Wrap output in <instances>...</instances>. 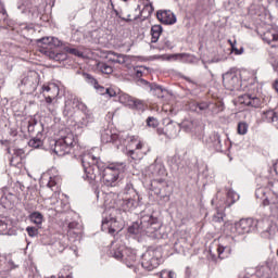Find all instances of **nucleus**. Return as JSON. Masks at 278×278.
I'll return each mask as SVG.
<instances>
[{"mask_svg": "<svg viewBox=\"0 0 278 278\" xmlns=\"http://www.w3.org/2000/svg\"><path fill=\"white\" fill-rule=\"evenodd\" d=\"M251 99H252L251 94H243L238 98V102L241 105H248L249 108H251Z\"/></svg>", "mask_w": 278, "mask_h": 278, "instance_id": "nucleus-48", "label": "nucleus"}, {"mask_svg": "<svg viewBox=\"0 0 278 278\" xmlns=\"http://www.w3.org/2000/svg\"><path fill=\"white\" fill-rule=\"evenodd\" d=\"M54 251H58V253H64V251L66 250L67 244L62 242V241H55L52 244Z\"/></svg>", "mask_w": 278, "mask_h": 278, "instance_id": "nucleus-49", "label": "nucleus"}, {"mask_svg": "<svg viewBox=\"0 0 278 278\" xmlns=\"http://www.w3.org/2000/svg\"><path fill=\"white\" fill-rule=\"evenodd\" d=\"M38 74L36 72H30L27 76L22 78L20 88L26 92V94H34L38 88Z\"/></svg>", "mask_w": 278, "mask_h": 278, "instance_id": "nucleus-9", "label": "nucleus"}, {"mask_svg": "<svg viewBox=\"0 0 278 278\" xmlns=\"http://www.w3.org/2000/svg\"><path fill=\"white\" fill-rule=\"evenodd\" d=\"M250 108H262V100L257 97H252Z\"/></svg>", "mask_w": 278, "mask_h": 278, "instance_id": "nucleus-56", "label": "nucleus"}, {"mask_svg": "<svg viewBox=\"0 0 278 278\" xmlns=\"http://www.w3.org/2000/svg\"><path fill=\"white\" fill-rule=\"evenodd\" d=\"M150 92L153 94V97H156L157 99H164L166 97V89L155 83H152V86L150 87Z\"/></svg>", "mask_w": 278, "mask_h": 278, "instance_id": "nucleus-22", "label": "nucleus"}, {"mask_svg": "<svg viewBox=\"0 0 278 278\" xmlns=\"http://www.w3.org/2000/svg\"><path fill=\"white\" fill-rule=\"evenodd\" d=\"M150 191L154 192L156 197L164 201V203H168L170 201V194H173V187L168 185V180L165 178H154L150 181Z\"/></svg>", "mask_w": 278, "mask_h": 278, "instance_id": "nucleus-6", "label": "nucleus"}, {"mask_svg": "<svg viewBox=\"0 0 278 278\" xmlns=\"http://www.w3.org/2000/svg\"><path fill=\"white\" fill-rule=\"evenodd\" d=\"M77 227H79V223L77 222L68 223V229H77Z\"/></svg>", "mask_w": 278, "mask_h": 278, "instance_id": "nucleus-64", "label": "nucleus"}, {"mask_svg": "<svg viewBox=\"0 0 278 278\" xmlns=\"http://www.w3.org/2000/svg\"><path fill=\"white\" fill-rule=\"evenodd\" d=\"M17 10H20L22 14H27V12L34 10V4L31 3V0H24L17 3Z\"/></svg>", "mask_w": 278, "mask_h": 278, "instance_id": "nucleus-31", "label": "nucleus"}, {"mask_svg": "<svg viewBox=\"0 0 278 278\" xmlns=\"http://www.w3.org/2000/svg\"><path fill=\"white\" fill-rule=\"evenodd\" d=\"M83 168L85 170L86 181L89 184H99L100 181L108 187L114 188L118 184V177L121 173H125V162L103 163L101 159L86 153L80 156Z\"/></svg>", "mask_w": 278, "mask_h": 278, "instance_id": "nucleus-1", "label": "nucleus"}, {"mask_svg": "<svg viewBox=\"0 0 278 278\" xmlns=\"http://www.w3.org/2000/svg\"><path fill=\"white\" fill-rule=\"evenodd\" d=\"M127 140L130 142H134V137H129V135L123 132V134H116V143H113L116 149H121V147H125L127 144Z\"/></svg>", "mask_w": 278, "mask_h": 278, "instance_id": "nucleus-25", "label": "nucleus"}, {"mask_svg": "<svg viewBox=\"0 0 278 278\" xmlns=\"http://www.w3.org/2000/svg\"><path fill=\"white\" fill-rule=\"evenodd\" d=\"M267 188L271 190L273 194L276 197L274 201H276V204H274V207L278 210V181H269L267 185Z\"/></svg>", "mask_w": 278, "mask_h": 278, "instance_id": "nucleus-35", "label": "nucleus"}, {"mask_svg": "<svg viewBox=\"0 0 278 278\" xmlns=\"http://www.w3.org/2000/svg\"><path fill=\"white\" fill-rule=\"evenodd\" d=\"M125 247H121V248H117V249H113L111 251V255L112 257H114L115 260H125Z\"/></svg>", "mask_w": 278, "mask_h": 278, "instance_id": "nucleus-41", "label": "nucleus"}, {"mask_svg": "<svg viewBox=\"0 0 278 278\" xmlns=\"http://www.w3.org/2000/svg\"><path fill=\"white\" fill-rule=\"evenodd\" d=\"M41 90L43 92V96L47 94L46 92H53V94H60V87L55 84H48V85H42Z\"/></svg>", "mask_w": 278, "mask_h": 278, "instance_id": "nucleus-36", "label": "nucleus"}, {"mask_svg": "<svg viewBox=\"0 0 278 278\" xmlns=\"http://www.w3.org/2000/svg\"><path fill=\"white\" fill-rule=\"evenodd\" d=\"M210 140L215 150L223 151V142L220 141V135L218 132H213L210 136Z\"/></svg>", "mask_w": 278, "mask_h": 278, "instance_id": "nucleus-33", "label": "nucleus"}, {"mask_svg": "<svg viewBox=\"0 0 278 278\" xmlns=\"http://www.w3.org/2000/svg\"><path fill=\"white\" fill-rule=\"evenodd\" d=\"M162 25H153L151 27V36H152V39H151V42L155 43L157 42V40H160V36H162Z\"/></svg>", "mask_w": 278, "mask_h": 278, "instance_id": "nucleus-34", "label": "nucleus"}, {"mask_svg": "<svg viewBox=\"0 0 278 278\" xmlns=\"http://www.w3.org/2000/svg\"><path fill=\"white\" fill-rule=\"evenodd\" d=\"M137 86H142L143 88H147L148 90H151V87L153 86V83H149L144 78H138L137 79Z\"/></svg>", "mask_w": 278, "mask_h": 278, "instance_id": "nucleus-54", "label": "nucleus"}, {"mask_svg": "<svg viewBox=\"0 0 278 278\" xmlns=\"http://www.w3.org/2000/svg\"><path fill=\"white\" fill-rule=\"evenodd\" d=\"M175 46L173 45V42L168 39H164L163 40V49H174Z\"/></svg>", "mask_w": 278, "mask_h": 278, "instance_id": "nucleus-62", "label": "nucleus"}, {"mask_svg": "<svg viewBox=\"0 0 278 278\" xmlns=\"http://www.w3.org/2000/svg\"><path fill=\"white\" fill-rule=\"evenodd\" d=\"M268 189L264 188V187H260L258 189H256L255 191V197L256 199H260L261 201H263V205H276L277 201H275V199H268Z\"/></svg>", "mask_w": 278, "mask_h": 278, "instance_id": "nucleus-19", "label": "nucleus"}, {"mask_svg": "<svg viewBox=\"0 0 278 278\" xmlns=\"http://www.w3.org/2000/svg\"><path fill=\"white\" fill-rule=\"evenodd\" d=\"M160 264H162V251L157 249L149 248L141 255V266L144 270H155V268L160 267Z\"/></svg>", "mask_w": 278, "mask_h": 278, "instance_id": "nucleus-7", "label": "nucleus"}, {"mask_svg": "<svg viewBox=\"0 0 278 278\" xmlns=\"http://www.w3.org/2000/svg\"><path fill=\"white\" fill-rule=\"evenodd\" d=\"M257 229V220L253 218H242L235 224L232 228L233 233L237 236H244V233H252Z\"/></svg>", "mask_w": 278, "mask_h": 278, "instance_id": "nucleus-8", "label": "nucleus"}, {"mask_svg": "<svg viewBox=\"0 0 278 278\" xmlns=\"http://www.w3.org/2000/svg\"><path fill=\"white\" fill-rule=\"evenodd\" d=\"M97 71H100L103 75H112L114 73V68L103 61L97 63Z\"/></svg>", "mask_w": 278, "mask_h": 278, "instance_id": "nucleus-32", "label": "nucleus"}, {"mask_svg": "<svg viewBox=\"0 0 278 278\" xmlns=\"http://www.w3.org/2000/svg\"><path fill=\"white\" fill-rule=\"evenodd\" d=\"M62 47V41L55 37H50V46Z\"/></svg>", "mask_w": 278, "mask_h": 278, "instance_id": "nucleus-61", "label": "nucleus"}, {"mask_svg": "<svg viewBox=\"0 0 278 278\" xmlns=\"http://www.w3.org/2000/svg\"><path fill=\"white\" fill-rule=\"evenodd\" d=\"M84 77L85 81H87V84H90V86H93L94 88L99 86V81L92 75L85 73Z\"/></svg>", "mask_w": 278, "mask_h": 278, "instance_id": "nucleus-50", "label": "nucleus"}, {"mask_svg": "<svg viewBox=\"0 0 278 278\" xmlns=\"http://www.w3.org/2000/svg\"><path fill=\"white\" fill-rule=\"evenodd\" d=\"M180 129H184L186 134H199L203 129V126L199 119H185L180 124Z\"/></svg>", "mask_w": 278, "mask_h": 278, "instance_id": "nucleus-14", "label": "nucleus"}, {"mask_svg": "<svg viewBox=\"0 0 278 278\" xmlns=\"http://www.w3.org/2000/svg\"><path fill=\"white\" fill-rule=\"evenodd\" d=\"M124 194H130V197H136L138 194V191L134 189V184L127 182L124 188Z\"/></svg>", "mask_w": 278, "mask_h": 278, "instance_id": "nucleus-46", "label": "nucleus"}, {"mask_svg": "<svg viewBox=\"0 0 278 278\" xmlns=\"http://www.w3.org/2000/svg\"><path fill=\"white\" fill-rule=\"evenodd\" d=\"M45 144V141L42 140V131H38L36 137H33L28 141V147H31L33 149H40Z\"/></svg>", "mask_w": 278, "mask_h": 278, "instance_id": "nucleus-30", "label": "nucleus"}, {"mask_svg": "<svg viewBox=\"0 0 278 278\" xmlns=\"http://www.w3.org/2000/svg\"><path fill=\"white\" fill-rule=\"evenodd\" d=\"M0 14L2 15L3 21L8 18V11H5V5L1 0H0Z\"/></svg>", "mask_w": 278, "mask_h": 278, "instance_id": "nucleus-60", "label": "nucleus"}, {"mask_svg": "<svg viewBox=\"0 0 278 278\" xmlns=\"http://www.w3.org/2000/svg\"><path fill=\"white\" fill-rule=\"evenodd\" d=\"M167 136L168 138H177V136H179V132L181 131V125L180 124H176L173 125V122L170 121L167 124Z\"/></svg>", "mask_w": 278, "mask_h": 278, "instance_id": "nucleus-29", "label": "nucleus"}, {"mask_svg": "<svg viewBox=\"0 0 278 278\" xmlns=\"http://www.w3.org/2000/svg\"><path fill=\"white\" fill-rule=\"evenodd\" d=\"M36 125H38V119L36 117H30L28 121V132L34 134L36 131Z\"/></svg>", "mask_w": 278, "mask_h": 278, "instance_id": "nucleus-52", "label": "nucleus"}, {"mask_svg": "<svg viewBox=\"0 0 278 278\" xmlns=\"http://www.w3.org/2000/svg\"><path fill=\"white\" fill-rule=\"evenodd\" d=\"M142 147H144V143L142 141H138V143L136 144V150H129L127 151L126 155L128 157H130V160H134L135 162L138 160H142V154H140V149H142Z\"/></svg>", "mask_w": 278, "mask_h": 278, "instance_id": "nucleus-26", "label": "nucleus"}, {"mask_svg": "<svg viewBox=\"0 0 278 278\" xmlns=\"http://www.w3.org/2000/svg\"><path fill=\"white\" fill-rule=\"evenodd\" d=\"M64 49L66 53H70L71 55H75L76 58H81V55H84V53H81V51H78L77 48L65 47Z\"/></svg>", "mask_w": 278, "mask_h": 278, "instance_id": "nucleus-55", "label": "nucleus"}, {"mask_svg": "<svg viewBox=\"0 0 278 278\" xmlns=\"http://www.w3.org/2000/svg\"><path fill=\"white\" fill-rule=\"evenodd\" d=\"M262 121H264V123H277V121H278L277 111H275L273 109L264 111L262 114Z\"/></svg>", "mask_w": 278, "mask_h": 278, "instance_id": "nucleus-23", "label": "nucleus"}, {"mask_svg": "<svg viewBox=\"0 0 278 278\" xmlns=\"http://www.w3.org/2000/svg\"><path fill=\"white\" fill-rule=\"evenodd\" d=\"M177 275L175 274V271H162L161 273V278H176Z\"/></svg>", "mask_w": 278, "mask_h": 278, "instance_id": "nucleus-59", "label": "nucleus"}, {"mask_svg": "<svg viewBox=\"0 0 278 278\" xmlns=\"http://www.w3.org/2000/svg\"><path fill=\"white\" fill-rule=\"evenodd\" d=\"M156 18L160 23H163V25H175L177 23V17L170 11H159Z\"/></svg>", "mask_w": 278, "mask_h": 278, "instance_id": "nucleus-15", "label": "nucleus"}, {"mask_svg": "<svg viewBox=\"0 0 278 278\" xmlns=\"http://www.w3.org/2000/svg\"><path fill=\"white\" fill-rule=\"evenodd\" d=\"M262 39L273 48L278 47V29L271 28L262 36Z\"/></svg>", "mask_w": 278, "mask_h": 278, "instance_id": "nucleus-18", "label": "nucleus"}, {"mask_svg": "<svg viewBox=\"0 0 278 278\" xmlns=\"http://www.w3.org/2000/svg\"><path fill=\"white\" fill-rule=\"evenodd\" d=\"M42 219H43V216L40 212H33L29 215V220L35 225H42Z\"/></svg>", "mask_w": 278, "mask_h": 278, "instance_id": "nucleus-43", "label": "nucleus"}, {"mask_svg": "<svg viewBox=\"0 0 278 278\" xmlns=\"http://www.w3.org/2000/svg\"><path fill=\"white\" fill-rule=\"evenodd\" d=\"M225 214L223 212L217 211L216 214L213 215V223H223Z\"/></svg>", "mask_w": 278, "mask_h": 278, "instance_id": "nucleus-57", "label": "nucleus"}, {"mask_svg": "<svg viewBox=\"0 0 278 278\" xmlns=\"http://www.w3.org/2000/svg\"><path fill=\"white\" fill-rule=\"evenodd\" d=\"M140 205V194H135V197L123 198L116 202V217H104L102 219V231H108L111 236L116 233V229L112 227L117 219L122 220L124 225H127L131 220V212Z\"/></svg>", "mask_w": 278, "mask_h": 278, "instance_id": "nucleus-2", "label": "nucleus"}, {"mask_svg": "<svg viewBox=\"0 0 278 278\" xmlns=\"http://www.w3.org/2000/svg\"><path fill=\"white\" fill-rule=\"evenodd\" d=\"M121 101H123V99H125V101H128L129 105H131V108H134L135 110H138L139 112H144V102H142V100H138V99H134L127 94L122 96Z\"/></svg>", "mask_w": 278, "mask_h": 278, "instance_id": "nucleus-21", "label": "nucleus"}, {"mask_svg": "<svg viewBox=\"0 0 278 278\" xmlns=\"http://www.w3.org/2000/svg\"><path fill=\"white\" fill-rule=\"evenodd\" d=\"M45 99H46V103H47V108L49 110V112L51 114H53L55 112V106H53V99H55V97H58V94L53 93V94H43Z\"/></svg>", "mask_w": 278, "mask_h": 278, "instance_id": "nucleus-39", "label": "nucleus"}, {"mask_svg": "<svg viewBox=\"0 0 278 278\" xmlns=\"http://www.w3.org/2000/svg\"><path fill=\"white\" fill-rule=\"evenodd\" d=\"M16 222L8 216L0 215V236H17Z\"/></svg>", "mask_w": 278, "mask_h": 278, "instance_id": "nucleus-11", "label": "nucleus"}, {"mask_svg": "<svg viewBox=\"0 0 278 278\" xmlns=\"http://www.w3.org/2000/svg\"><path fill=\"white\" fill-rule=\"evenodd\" d=\"M190 112H195V114H220L225 110V104H216L212 101H191L189 103Z\"/></svg>", "mask_w": 278, "mask_h": 278, "instance_id": "nucleus-5", "label": "nucleus"}, {"mask_svg": "<svg viewBox=\"0 0 278 278\" xmlns=\"http://www.w3.org/2000/svg\"><path fill=\"white\" fill-rule=\"evenodd\" d=\"M162 229V222L153 214L141 213L140 222H134L128 227L130 236H140L142 233H155Z\"/></svg>", "mask_w": 278, "mask_h": 278, "instance_id": "nucleus-3", "label": "nucleus"}, {"mask_svg": "<svg viewBox=\"0 0 278 278\" xmlns=\"http://www.w3.org/2000/svg\"><path fill=\"white\" fill-rule=\"evenodd\" d=\"M111 55H114L112 59H110V62H113V64H125L127 62V56L125 54L111 52Z\"/></svg>", "mask_w": 278, "mask_h": 278, "instance_id": "nucleus-40", "label": "nucleus"}, {"mask_svg": "<svg viewBox=\"0 0 278 278\" xmlns=\"http://www.w3.org/2000/svg\"><path fill=\"white\" fill-rule=\"evenodd\" d=\"M26 231L30 238H36V236H38V229L36 227H27Z\"/></svg>", "mask_w": 278, "mask_h": 278, "instance_id": "nucleus-58", "label": "nucleus"}, {"mask_svg": "<svg viewBox=\"0 0 278 278\" xmlns=\"http://www.w3.org/2000/svg\"><path fill=\"white\" fill-rule=\"evenodd\" d=\"M23 155H25V150L14 149L13 154L10 159V165L11 166H18V164H21V160H23Z\"/></svg>", "mask_w": 278, "mask_h": 278, "instance_id": "nucleus-24", "label": "nucleus"}, {"mask_svg": "<svg viewBox=\"0 0 278 278\" xmlns=\"http://www.w3.org/2000/svg\"><path fill=\"white\" fill-rule=\"evenodd\" d=\"M73 110H79L80 112H83L84 115L92 114V112L88 110V106L84 102H81V100H79L78 98L67 99L65 101V109L63 113L65 115L73 114Z\"/></svg>", "mask_w": 278, "mask_h": 278, "instance_id": "nucleus-12", "label": "nucleus"}, {"mask_svg": "<svg viewBox=\"0 0 278 278\" xmlns=\"http://www.w3.org/2000/svg\"><path fill=\"white\" fill-rule=\"evenodd\" d=\"M101 142L104 144H108L109 142H112V144H116V134H112V130H103L101 134Z\"/></svg>", "mask_w": 278, "mask_h": 278, "instance_id": "nucleus-28", "label": "nucleus"}, {"mask_svg": "<svg viewBox=\"0 0 278 278\" xmlns=\"http://www.w3.org/2000/svg\"><path fill=\"white\" fill-rule=\"evenodd\" d=\"M231 242H236V238L233 237H226L222 239V242L217 247L218 257L220 260L227 258L231 255L233 249L231 247Z\"/></svg>", "mask_w": 278, "mask_h": 278, "instance_id": "nucleus-13", "label": "nucleus"}, {"mask_svg": "<svg viewBox=\"0 0 278 278\" xmlns=\"http://www.w3.org/2000/svg\"><path fill=\"white\" fill-rule=\"evenodd\" d=\"M49 149L53 151L59 157H64L73 151L75 147V136L73 134H67L65 137L60 139H48Z\"/></svg>", "mask_w": 278, "mask_h": 278, "instance_id": "nucleus-4", "label": "nucleus"}, {"mask_svg": "<svg viewBox=\"0 0 278 278\" xmlns=\"http://www.w3.org/2000/svg\"><path fill=\"white\" fill-rule=\"evenodd\" d=\"M105 94H108L109 97H115L116 96V91L112 88H106L105 89Z\"/></svg>", "mask_w": 278, "mask_h": 278, "instance_id": "nucleus-63", "label": "nucleus"}, {"mask_svg": "<svg viewBox=\"0 0 278 278\" xmlns=\"http://www.w3.org/2000/svg\"><path fill=\"white\" fill-rule=\"evenodd\" d=\"M230 47H231V53H235V55H242V53H244V47H240L238 48L237 41H231V39L228 40Z\"/></svg>", "mask_w": 278, "mask_h": 278, "instance_id": "nucleus-44", "label": "nucleus"}, {"mask_svg": "<svg viewBox=\"0 0 278 278\" xmlns=\"http://www.w3.org/2000/svg\"><path fill=\"white\" fill-rule=\"evenodd\" d=\"M167 60H180L184 64H194L197 56L188 53L172 54Z\"/></svg>", "mask_w": 278, "mask_h": 278, "instance_id": "nucleus-20", "label": "nucleus"}, {"mask_svg": "<svg viewBox=\"0 0 278 278\" xmlns=\"http://www.w3.org/2000/svg\"><path fill=\"white\" fill-rule=\"evenodd\" d=\"M237 131L239 136H247V134L249 132V124H247V122H239Z\"/></svg>", "mask_w": 278, "mask_h": 278, "instance_id": "nucleus-45", "label": "nucleus"}, {"mask_svg": "<svg viewBox=\"0 0 278 278\" xmlns=\"http://www.w3.org/2000/svg\"><path fill=\"white\" fill-rule=\"evenodd\" d=\"M227 192V201L229 203V205H233V203H236V201L240 200V194H238L236 191H233V189H226Z\"/></svg>", "mask_w": 278, "mask_h": 278, "instance_id": "nucleus-38", "label": "nucleus"}, {"mask_svg": "<svg viewBox=\"0 0 278 278\" xmlns=\"http://www.w3.org/2000/svg\"><path fill=\"white\" fill-rule=\"evenodd\" d=\"M92 123H94V115L92 113H86L78 122V127L80 129H86V127H90Z\"/></svg>", "mask_w": 278, "mask_h": 278, "instance_id": "nucleus-27", "label": "nucleus"}, {"mask_svg": "<svg viewBox=\"0 0 278 278\" xmlns=\"http://www.w3.org/2000/svg\"><path fill=\"white\" fill-rule=\"evenodd\" d=\"M223 85L226 90H240L242 87V80H240L238 73L230 71L223 74Z\"/></svg>", "mask_w": 278, "mask_h": 278, "instance_id": "nucleus-10", "label": "nucleus"}, {"mask_svg": "<svg viewBox=\"0 0 278 278\" xmlns=\"http://www.w3.org/2000/svg\"><path fill=\"white\" fill-rule=\"evenodd\" d=\"M38 47H43V49H47V47H51V37H43L40 39H37Z\"/></svg>", "mask_w": 278, "mask_h": 278, "instance_id": "nucleus-51", "label": "nucleus"}, {"mask_svg": "<svg viewBox=\"0 0 278 278\" xmlns=\"http://www.w3.org/2000/svg\"><path fill=\"white\" fill-rule=\"evenodd\" d=\"M150 172L155 177V179H162L166 177V167H164V163L160 161H154L152 165H150Z\"/></svg>", "mask_w": 278, "mask_h": 278, "instance_id": "nucleus-17", "label": "nucleus"}, {"mask_svg": "<svg viewBox=\"0 0 278 278\" xmlns=\"http://www.w3.org/2000/svg\"><path fill=\"white\" fill-rule=\"evenodd\" d=\"M148 127H152V129H155L157 125H160V122H157V118L150 116L146 121Z\"/></svg>", "mask_w": 278, "mask_h": 278, "instance_id": "nucleus-53", "label": "nucleus"}, {"mask_svg": "<svg viewBox=\"0 0 278 278\" xmlns=\"http://www.w3.org/2000/svg\"><path fill=\"white\" fill-rule=\"evenodd\" d=\"M41 90L43 92V96L47 94L46 92H53V94H60V87L55 84H48V85H42Z\"/></svg>", "mask_w": 278, "mask_h": 278, "instance_id": "nucleus-37", "label": "nucleus"}, {"mask_svg": "<svg viewBox=\"0 0 278 278\" xmlns=\"http://www.w3.org/2000/svg\"><path fill=\"white\" fill-rule=\"evenodd\" d=\"M123 261L128 268H134L135 273H138V269L136 268V262H138V256L136 255V252L134 250L126 249Z\"/></svg>", "mask_w": 278, "mask_h": 278, "instance_id": "nucleus-16", "label": "nucleus"}, {"mask_svg": "<svg viewBox=\"0 0 278 278\" xmlns=\"http://www.w3.org/2000/svg\"><path fill=\"white\" fill-rule=\"evenodd\" d=\"M251 99H252L251 94H243L238 98V102L241 105H248L249 108H251Z\"/></svg>", "mask_w": 278, "mask_h": 278, "instance_id": "nucleus-47", "label": "nucleus"}, {"mask_svg": "<svg viewBox=\"0 0 278 278\" xmlns=\"http://www.w3.org/2000/svg\"><path fill=\"white\" fill-rule=\"evenodd\" d=\"M50 58L51 60H54L55 62H64L65 60L68 59V54H66L65 52H50Z\"/></svg>", "mask_w": 278, "mask_h": 278, "instance_id": "nucleus-42", "label": "nucleus"}]
</instances>
